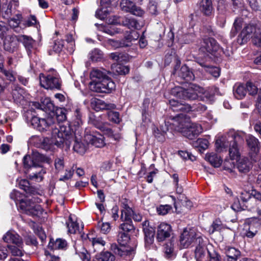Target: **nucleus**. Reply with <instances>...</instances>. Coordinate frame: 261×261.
Returning <instances> with one entry per match:
<instances>
[{
	"mask_svg": "<svg viewBox=\"0 0 261 261\" xmlns=\"http://www.w3.org/2000/svg\"><path fill=\"white\" fill-rule=\"evenodd\" d=\"M58 127H52V137L43 138L41 140V147L46 150L51 149L54 145L61 147L65 143L66 146H69L71 144V139H73V136L71 132L70 126L67 123L62 125H57Z\"/></svg>",
	"mask_w": 261,
	"mask_h": 261,
	"instance_id": "obj_1",
	"label": "nucleus"
},
{
	"mask_svg": "<svg viewBox=\"0 0 261 261\" xmlns=\"http://www.w3.org/2000/svg\"><path fill=\"white\" fill-rule=\"evenodd\" d=\"M243 142V138L239 135H232L231 136H223L216 141L215 146L217 151L221 152L229 147V152L230 158L234 159L239 156L237 142Z\"/></svg>",
	"mask_w": 261,
	"mask_h": 261,
	"instance_id": "obj_2",
	"label": "nucleus"
},
{
	"mask_svg": "<svg viewBox=\"0 0 261 261\" xmlns=\"http://www.w3.org/2000/svg\"><path fill=\"white\" fill-rule=\"evenodd\" d=\"M43 159V156L38 152H34L32 158L28 155H25L23 157V162L25 168H30L31 170L35 168L38 169L35 172H32L29 174L31 179L37 182L41 181L43 179V175L45 174L46 171L39 163V162H42Z\"/></svg>",
	"mask_w": 261,
	"mask_h": 261,
	"instance_id": "obj_3",
	"label": "nucleus"
},
{
	"mask_svg": "<svg viewBox=\"0 0 261 261\" xmlns=\"http://www.w3.org/2000/svg\"><path fill=\"white\" fill-rule=\"evenodd\" d=\"M183 117L182 114L178 115V130L181 132L184 136L189 139H193L202 132V126L198 123H191L189 119L184 121L181 119Z\"/></svg>",
	"mask_w": 261,
	"mask_h": 261,
	"instance_id": "obj_4",
	"label": "nucleus"
},
{
	"mask_svg": "<svg viewBox=\"0 0 261 261\" xmlns=\"http://www.w3.org/2000/svg\"><path fill=\"white\" fill-rule=\"evenodd\" d=\"M203 91L200 87L191 85L188 89H184L180 87H175L171 90L172 95L176 98L185 100H195L199 96V94Z\"/></svg>",
	"mask_w": 261,
	"mask_h": 261,
	"instance_id": "obj_5",
	"label": "nucleus"
},
{
	"mask_svg": "<svg viewBox=\"0 0 261 261\" xmlns=\"http://www.w3.org/2000/svg\"><path fill=\"white\" fill-rule=\"evenodd\" d=\"M39 82L40 86L47 90H60L62 82L58 73L53 70L51 73H40Z\"/></svg>",
	"mask_w": 261,
	"mask_h": 261,
	"instance_id": "obj_6",
	"label": "nucleus"
},
{
	"mask_svg": "<svg viewBox=\"0 0 261 261\" xmlns=\"http://www.w3.org/2000/svg\"><path fill=\"white\" fill-rule=\"evenodd\" d=\"M19 206L25 214L33 217H40L43 212L41 206L35 202L34 198L21 200Z\"/></svg>",
	"mask_w": 261,
	"mask_h": 261,
	"instance_id": "obj_7",
	"label": "nucleus"
},
{
	"mask_svg": "<svg viewBox=\"0 0 261 261\" xmlns=\"http://www.w3.org/2000/svg\"><path fill=\"white\" fill-rule=\"evenodd\" d=\"M200 50L209 56L210 59L217 57L223 51L216 40L213 38H204L201 43Z\"/></svg>",
	"mask_w": 261,
	"mask_h": 261,
	"instance_id": "obj_8",
	"label": "nucleus"
},
{
	"mask_svg": "<svg viewBox=\"0 0 261 261\" xmlns=\"http://www.w3.org/2000/svg\"><path fill=\"white\" fill-rule=\"evenodd\" d=\"M91 90L98 93H110L115 90V83L110 78L107 77L100 82L94 84H89Z\"/></svg>",
	"mask_w": 261,
	"mask_h": 261,
	"instance_id": "obj_9",
	"label": "nucleus"
},
{
	"mask_svg": "<svg viewBox=\"0 0 261 261\" xmlns=\"http://www.w3.org/2000/svg\"><path fill=\"white\" fill-rule=\"evenodd\" d=\"M133 213V210L127 204L123 203L121 210V219L124 222L120 226V228L122 230L121 231L127 233L134 229L132 221V214Z\"/></svg>",
	"mask_w": 261,
	"mask_h": 261,
	"instance_id": "obj_10",
	"label": "nucleus"
},
{
	"mask_svg": "<svg viewBox=\"0 0 261 261\" xmlns=\"http://www.w3.org/2000/svg\"><path fill=\"white\" fill-rule=\"evenodd\" d=\"M197 237H201L200 234L197 233L194 228L185 229L180 236V245L184 248H188L192 243L196 245L198 244L196 242Z\"/></svg>",
	"mask_w": 261,
	"mask_h": 261,
	"instance_id": "obj_11",
	"label": "nucleus"
},
{
	"mask_svg": "<svg viewBox=\"0 0 261 261\" xmlns=\"http://www.w3.org/2000/svg\"><path fill=\"white\" fill-rule=\"evenodd\" d=\"M196 242L198 243L195 250V257L197 261H207L208 254L207 250H211L206 246V243L201 237H197Z\"/></svg>",
	"mask_w": 261,
	"mask_h": 261,
	"instance_id": "obj_12",
	"label": "nucleus"
},
{
	"mask_svg": "<svg viewBox=\"0 0 261 261\" xmlns=\"http://www.w3.org/2000/svg\"><path fill=\"white\" fill-rule=\"evenodd\" d=\"M18 6L17 0H10L3 4L0 9V15L4 18L9 19L17 12L16 8Z\"/></svg>",
	"mask_w": 261,
	"mask_h": 261,
	"instance_id": "obj_13",
	"label": "nucleus"
},
{
	"mask_svg": "<svg viewBox=\"0 0 261 261\" xmlns=\"http://www.w3.org/2000/svg\"><path fill=\"white\" fill-rule=\"evenodd\" d=\"M142 225L144 233L145 246L146 248L149 249L154 242L155 231L153 228L149 226L148 221H145Z\"/></svg>",
	"mask_w": 261,
	"mask_h": 261,
	"instance_id": "obj_14",
	"label": "nucleus"
},
{
	"mask_svg": "<svg viewBox=\"0 0 261 261\" xmlns=\"http://www.w3.org/2000/svg\"><path fill=\"white\" fill-rule=\"evenodd\" d=\"M111 250L116 254L120 256L130 255L134 253V249L126 245H120L118 246L116 244H113L111 246Z\"/></svg>",
	"mask_w": 261,
	"mask_h": 261,
	"instance_id": "obj_15",
	"label": "nucleus"
},
{
	"mask_svg": "<svg viewBox=\"0 0 261 261\" xmlns=\"http://www.w3.org/2000/svg\"><path fill=\"white\" fill-rule=\"evenodd\" d=\"M171 228L169 224L162 223L158 226L157 231V239L159 241H164L166 238L170 236Z\"/></svg>",
	"mask_w": 261,
	"mask_h": 261,
	"instance_id": "obj_16",
	"label": "nucleus"
},
{
	"mask_svg": "<svg viewBox=\"0 0 261 261\" xmlns=\"http://www.w3.org/2000/svg\"><path fill=\"white\" fill-rule=\"evenodd\" d=\"M17 37L14 35L6 36L4 39L3 46L5 50L10 53L14 52L17 46Z\"/></svg>",
	"mask_w": 261,
	"mask_h": 261,
	"instance_id": "obj_17",
	"label": "nucleus"
},
{
	"mask_svg": "<svg viewBox=\"0 0 261 261\" xmlns=\"http://www.w3.org/2000/svg\"><path fill=\"white\" fill-rule=\"evenodd\" d=\"M107 73V71L104 69H93L90 74L91 81L89 84H94L108 77Z\"/></svg>",
	"mask_w": 261,
	"mask_h": 261,
	"instance_id": "obj_18",
	"label": "nucleus"
},
{
	"mask_svg": "<svg viewBox=\"0 0 261 261\" xmlns=\"http://www.w3.org/2000/svg\"><path fill=\"white\" fill-rule=\"evenodd\" d=\"M170 108L175 112H189L191 111V106L188 104H184L179 102L176 99L172 98L169 100Z\"/></svg>",
	"mask_w": 261,
	"mask_h": 261,
	"instance_id": "obj_19",
	"label": "nucleus"
},
{
	"mask_svg": "<svg viewBox=\"0 0 261 261\" xmlns=\"http://www.w3.org/2000/svg\"><path fill=\"white\" fill-rule=\"evenodd\" d=\"M259 27V25L254 26L253 25L248 24L245 27L242 31L240 37L241 38L243 42H246L250 38L254 36V33Z\"/></svg>",
	"mask_w": 261,
	"mask_h": 261,
	"instance_id": "obj_20",
	"label": "nucleus"
},
{
	"mask_svg": "<svg viewBox=\"0 0 261 261\" xmlns=\"http://www.w3.org/2000/svg\"><path fill=\"white\" fill-rule=\"evenodd\" d=\"M4 241L13 245L20 244L22 242L21 238L14 231H8L3 237Z\"/></svg>",
	"mask_w": 261,
	"mask_h": 261,
	"instance_id": "obj_21",
	"label": "nucleus"
},
{
	"mask_svg": "<svg viewBox=\"0 0 261 261\" xmlns=\"http://www.w3.org/2000/svg\"><path fill=\"white\" fill-rule=\"evenodd\" d=\"M18 42H21L27 49L29 54L31 52L35 44V40L32 37L27 35H19L17 36Z\"/></svg>",
	"mask_w": 261,
	"mask_h": 261,
	"instance_id": "obj_22",
	"label": "nucleus"
},
{
	"mask_svg": "<svg viewBox=\"0 0 261 261\" xmlns=\"http://www.w3.org/2000/svg\"><path fill=\"white\" fill-rule=\"evenodd\" d=\"M246 141L248 147L252 153L256 154L259 152V141L254 136L249 135L246 137Z\"/></svg>",
	"mask_w": 261,
	"mask_h": 261,
	"instance_id": "obj_23",
	"label": "nucleus"
},
{
	"mask_svg": "<svg viewBox=\"0 0 261 261\" xmlns=\"http://www.w3.org/2000/svg\"><path fill=\"white\" fill-rule=\"evenodd\" d=\"M175 72L179 77L185 80L186 81H190L194 79V75L192 72L186 65L181 66L179 70Z\"/></svg>",
	"mask_w": 261,
	"mask_h": 261,
	"instance_id": "obj_24",
	"label": "nucleus"
},
{
	"mask_svg": "<svg viewBox=\"0 0 261 261\" xmlns=\"http://www.w3.org/2000/svg\"><path fill=\"white\" fill-rule=\"evenodd\" d=\"M197 63L204 68L205 71L212 74L215 77H218L220 75V69L217 67L211 65L207 62L199 61Z\"/></svg>",
	"mask_w": 261,
	"mask_h": 261,
	"instance_id": "obj_25",
	"label": "nucleus"
},
{
	"mask_svg": "<svg viewBox=\"0 0 261 261\" xmlns=\"http://www.w3.org/2000/svg\"><path fill=\"white\" fill-rule=\"evenodd\" d=\"M91 103L94 107V109L97 111L101 110L112 109L115 107L114 104L107 103L104 101L98 99L93 100Z\"/></svg>",
	"mask_w": 261,
	"mask_h": 261,
	"instance_id": "obj_26",
	"label": "nucleus"
},
{
	"mask_svg": "<svg viewBox=\"0 0 261 261\" xmlns=\"http://www.w3.org/2000/svg\"><path fill=\"white\" fill-rule=\"evenodd\" d=\"M200 8L202 13L206 16H211L213 13L212 0H202Z\"/></svg>",
	"mask_w": 261,
	"mask_h": 261,
	"instance_id": "obj_27",
	"label": "nucleus"
},
{
	"mask_svg": "<svg viewBox=\"0 0 261 261\" xmlns=\"http://www.w3.org/2000/svg\"><path fill=\"white\" fill-rule=\"evenodd\" d=\"M205 159L215 168L220 167L222 163L221 158L213 152L206 154Z\"/></svg>",
	"mask_w": 261,
	"mask_h": 261,
	"instance_id": "obj_28",
	"label": "nucleus"
},
{
	"mask_svg": "<svg viewBox=\"0 0 261 261\" xmlns=\"http://www.w3.org/2000/svg\"><path fill=\"white\" fill-rule=\"evenodd\" d=\"M233 95L238 99H243L247 93L246 87L243 84H236L233 87Z\"/></svg>",
	"mask_w": 261,
	"mask_h": 261,
	"instance_id": "obj_29",
	"label": "nucleus"
},
{
	"mask_svg": "<svg viewBox=\"0 0 261 261\" xmlns=\"http://www.w3.org/2000/svg\"><path fill=\"white\" fill-rule=\"evenodd\" d=\"M95 25L98 26L99 31L110 35H114L120 32V30L117 28L114 24L103 25L96 23Z\"/></svg>",
	"mask_w": 261,
	"mask_h": 261,
	"instance_id": "obj_30",
	"label": "nucleus"
},
{
	"mask_svg": "<svg viewBox=\"0 0 261 261\" xmlns=\"http://www.w3.org/2000/svg\"><path fill=\"white\" fill-rule=\"evenodd\" d=\"M66 225L68 233L75 234L80 231L79 224L76 220L74 219L71 215L69 216L68 220L66 222Z\"/></svg>",
	"mask_w": 261,
	"mask_h": 261,
	"instance_id": "obj_31",
	"label": "nucleus"
},
{
	"mask_svg": "<svg viewBox=\"0 0 261 261\" xmlns=\"http://www.w3.org/2000/svg\"><path fill=\"white\" fill-rule=\"evenodd\" d=\"M71 132L73 136V139L70 140L71 143L72 141H74V145L73 147V150L79 153H84L86 150V146L74 136L72 131L71 130Z\"/></svg>",
	"mask_w": 261,
	"mask_h": 261,
	"instance_id": "obj_32",
	"label": "nucleus"
},
{
	"mask_svg": "<svg viewBox=\"0 0 261 261\" xmlns=\"http://www.w3.org/2000/svg\"><path fill=\"white\" fill-rule=\"evenodd\" d=\"M23 242L20 244L8 245L7 246L12 255L22 256L23 255L24 251L23 249Z\"/></svg>",
	"mask_w": 261,
	"mask_h": 261,
	"instance_id": "obj_33",
	"label": "nucleus"
},
{
	"mask_svg": "<svg viewBox=\"0 0 261 261\" xmlns=\"http://www.w3.org/2000/svg\"><path fill=\"white\" fill-rule=\"evenodd\" d=\"M88 139L91 144L96 147L100 148L105 145L104 138L100 135H98V136L89 135Z\"/></svg>",
	"mask_w": 261,
	"mask_h": 261,
	"instance_id": "obj_34",
	"label": "nucleus"
},
{
	"mask_svg": "<svg viewBox=\"0 0 261 261\" xmlns=\"http://www.w3.org/2000/svg\"><path fill=\"white\" fill-rule=\"evenodd\" d=\"M22 18L21 14L17 11L14 14L12 15V16L10 17V18L8 20V23L9 25L13 28L16 29L18 27L21 19Z\"/></svg>",
	"mask_w": 261,
	"mask_h": 261,
	"instance_id": "obj_35",
	"label": "nucleus"
},
{
	"mask_svg": "<svg viewBox=\"0 0 261 261\" xmlns=\"http://www.w3.org/2000/svg\"><path fill=\"white\" fill-rule=\"evenodd\" d=\"M251 167V164L246 158L240 159L237 163V168L241 172H248Z\"/></svg>",
	"mask_w": 261,
	"mask_h": 261,
	"instance_id": "obj_36",
	"label": "nucleus"
},
{
	"mask_svg": "<svg viewBox=\"0 0 261 261\" xmlns=\"http://www.w3.org/2000/svg\"><path fill=\"white\" fill-rule=\"evenodd\" d=\"M112 69L114 73L125 75L129 72V69L127 66L120 64H113Z\"/></svg>",
	"mask_w": 261,
	"mask_h": 261,
	"instance_id": "obj_37",
	"label": "nucleus"
},
{
	"mask_svg": "<svg viewBox=\"0 0 261 261\" xmlns=\"http://www.w3.org/2000/svg\"><path fill=\"white\" fill-rule=\"evenodd\" d=\"M67 245L66 240L62 239H57L55 242H50L48 246L53 249H64Z\"/></svg>",
	"mask_w": 261,
	"mask_h": 261,
	"instance_id": "obj_38",
	"label": "nucleus"
},
{
	"mask_svg": "<svg viewBox=\"0 0 261 261\" xmlns=\"http://www.w3.org/2000/svg\"><path fill=\"white\" fill-rule=\"evenodd\" d=\"M89 58L94 62L100 61L103 58V53L99 49L94 48L89 53Z\"/></svg>",
	"mask_w": 261,
	"mask_h": 261,
	"instance_id": "obj_39",
	"label": "nucleus"
},
{
	"mask_svg": "<svg viewBox=\"0 0 261 261\" xmlns=\"http://www.w3.org/2000/svg\"><path fill=\"white\" fill-rule=\"evenodd\" d=\"M123 25L127 27L128 28H134L136 29H140L142 25L140 24L136 19L132 18H126L124 20L122 21Z\"/></svg>",
	"mask_w": 261,
	"mask_h": 261,
	"instance_id": "obj_40",
	"label": "nucleus"
},
{
	"mask_svg": "<svg viewBox=\"0 0 261 261\" xmlns=\"http://www.w3.org/2000/svg\"><path fill=\"white\" fill-rule=\"evenodd\" d=\"M224 228V225L219 219L215 220L209 228L208 232L210 234L213 233L215 231H219Z\"/></svg>",
	"mask_w": 261,
	"mask_h": 261,
	"instance_id": "obj_41",
	"label": "nucleus"
},
{
	"mask_svg": "<svg viewBox=\"0 0 261 261\" xmlns=\"http://www.w3.org/2000/svg\"><path fill=\"white\" fill-rule=\"evenodd\" d=\"M165 257L169 259H172L175 257L174 252L173 245L171 242L167 243L164 247Z\"/></svg>",
	"mask_w": 261,
	"mask_h": 261,
	"instance_id": "obj_42",
	"label": "nucleus"
},
{
	"mask_svg": "<svg viewBox=\"0 0 261 261\" xmlns=\"http://www.w3.org/2000/svg\"><path fill=\"white\" fill-rule=\"evenodd\" d=\"M208 141L206 139L199 138L193 143V146L195 148H198L201 151V149L205 150L208 146Z\"/></svg>",
	"mask_w": 261,
	"mask_h": 261,
	"instance_id": "obj_43",
	"label": "nucleus"
},
{
	"mask_svg": "<svg viewBox=\"0 0 261 261\" xmlns=\"http://www.w3.org/2000/svg\"><path fill=\"white\" fill-rule=\"evenodd\" d=\"M50 122H51L50 119H40V122L39 123V126L37 128V129L39 130V131H43L44 130H46V129L47 128H49L50 126L51 127V128H52V127L54 128H55L56 126L57 127V126L56 125L55 126H54V125L51 126L50 125Z\"/></svg>",
	"mask_w": 261,
	"mask_h": 261,
	"instance_id": "obj_44",
	"label": "nucleus"
},
{
	"mask_svg": "<svg viewBox=\"0 0 261 261\" xmlns=\"http://www.w3.org/2000/svg\"><path fill=\"white\" fill-rule=\"evenodd\" d=\"M140 36L139 34L137 31L132 30L129 32H126L124 38L125 40L127 42L126 43L129 44L133 41L137 40Z\"/></svg>",
	"mask_w": 261,
	"mask_h": 261,
	"instance_id": "obj_45",
	"label": "nucleus"
},
{
	"mask_svg": "<svg viewBox=\"0 0 261 261\" xmlns=\"http://www.w3.org/2000/svg\"><path fill=\"white\" fill-rule=\"evenodd\" d=\"M97 258L101 261H114L115 259V256L109 251L101 252Z\"/></svg>",
	"mask_w": 261,
	"mask_h": 261,
	"instance_id": "obj_46",
	"label": "nucleus"
},
{
	"mask_svg": "<svg viewBox=\"0 0 261 261\" xmlns=\"http://www.w3.org/2000/svg\"><path fill=\"white\" fill-rule=\"evenodd\" d=\"M245 230L244 235L249 238H252L257 232V229L254 227L253 224L246 225L245 226Z\"/></svg>",
	"mask_w": 261,
	"mask_h": 261,
	"instance_id": "obj_47",
	"label": "nucleus"
},
{
	"mask_svg": "<svg viewBox=\"0 0 261 261\" xmlns=\"http://www.w3.org/2000/svg\"><path fill=\"white\" fill-rule=\"evenodd\" d=\"M135 4L129 0H122L120 3V7L123 11L130 12L132 11Z\"/></svg>",
	"mask_w": 261,
	"mask_h": 261,
	"instance_id": "obj_48",
	"label": "nucleus"
},
{
	"mask_svg": "<svg viewBox=\"0 0 261 261\" xmlns=\"http://www.w3.org/2000/svg\"><path fill=\"white\" fill-rule=\"evenodd\" d=\"M252 41L254 45L261 47V25L255 32L254 36H252Z\"/></svg>",
	"mask_w": 261,
	"mask_h": 261,
	"instance_id": "obj_49",
	"label": "nucleus"
},
{
	"mask_svg": "<svg viewBox=\"0 0 261 261\" xmlns=\"http://www.w3.org/2000/svg\"><path fill=\"white\" fill-rule=\"evenodd\" d=\"M129 239V236L127 233L120 231L118 235L117 241L120 245H126Z\"/></svg>",
	"mask_w": 261,
	"mask_h": 261,
	"instance_id": "obj_50",
	"label": "nucleus"
},
{
	"mask_svg": "<svg viewBox=\"0 0 261 261\" xmlns=\"http://www.w3.org/2000/svg\"><path fill=\"white\" fill-rule=\"evenodd\" d=\"M240 251L233 247H229L226 250V255L227 257L238 258L240 255Z\"/></svg>",
	"mask_w": 261,
	"mask_h": 261,
	"instance_id": "obj_51",
	"label": "nucleus"
},
{
	"mask_svg": "<svg viewBox=\"0 0 261 261\" xmlns=\"http://www.w3.org/2000/svg\"><path fill=\"white\" fill-rule=\"evenodd\" d=\"M250 95H254L257 93L258 88L255 84L251 82H248L245 86Z\"/></svg>",
	"mask_w": 261,
	"mask_h": 261,
	"instance_id": "obj_52",
	"label": "nucleus"
},
{
	"mask_svg": "<svg viewBox=\"0 0 261 261\" xmlns=\"http://www.w3.org/2000/svg\"><path fill=\"white\" fill-rule=\"evenodd\" d=\"M108 119L110 121L115 123H118L120 121L119 114L117 112L110 111L108 113Z\"/></svg>",
	"mask_w": 261,
	"mask_h": 261,
	"instance_id": "obj_53",
	"label": "nucleus"
},
{
	"mask_svg": "<svg viewBox=\"0 0 261 261\" xmlns=\"http://www.w3.org/2000/svg\"><path fill=\"white\" fill-rule=\"evenodd\" d=\"M9 29L7 26L5 22L0 21V38L4 40L6 36L9 35L8 34Z\"/></svg>",
	"mask_w": 261,
	"mask_h": 261,
	"instance_id": "obj_54",
	"label": "nucleus"
},
{
	"mask_svg": "<svg viewBox=\"0 0 261 261\" xmlns=\"http://www.w3.org/2000/svg\"><path fill=\"white\" fill-rule=\"evenodd\" d=\"M208 254L207 261H221L220 256L218 253L211 247V250H207Z\"/></svg>",
	"mask_w": 261,
	"mask_h": 261,
	"instance_id": "obj_55",
	"label": "nucleus"
},
{
	"mask_svg": "<svg viewBox=\"0 0 261 261\" xmlns=\"http://www.w3.org/2000/svg\"><path fill=\"white\" fill-rule=\"evenodd\" d=\"M149 174L147 176V181L148 183H151L153 181L154 176L158 173V170L154 168V165L151 164L149 167Z\"/></svg>",
	"mask_w": 261,
	"mask_h": 261,
	"instance_id": "obj_56",
	"label": "nucleus"
},
{
	"mask_svg": "<svg viewBox=\"0 0 261 261\" xmlns=\"http://www.w3.org/2000/svg\"><path fill=\"white\" fill-rule=\"evenodd\" d=\"M82 123L81 114L79 109H76L74 111V118L73 120V125L75 126H80L82 125Z\"/></svg>",
	"mask_w": 261,
	"mask_h": 261,
	"instance_id": "obj_57",
	"label": "nucleus"
},
{
	"mask_svg": "<svg viewBox=\"0 0 261 261\" xmlns=\"http://www.w3.org/2000/svg\"><path fill=\"white\" fill-rule=\"evenodd\" d=\"M242 27V21L240 19H236L233 23V27L231 30V34L234 36L240 30Z\"/></svg>",
	"mask_w": 261,
	"mask_h": 261,
	"instance_id": "obj_58",
	"label": "nucleus"
},
{
	"mask_svg": "<svg viewBox=\"0 0 261 261\" xmlns=\"http://www.w3.org/2000/svg\"><path fill=\"white\" fill-rule=\"evenodd\" d=\"M19 187L27 193L30 192V184L29 181L27 179H20L18 182Z\"/></svg>",
	"mask_w": 261,
	"mask_h": 261,
	"instance_id": "obj_59",
	"label": "nucleus"
},
{
	"mask_svg": "<svg viewBox=\"0 0 261 261\" xmlns=\"http://www.w3.org/2000/svg\"><path fill=\"white\" fill-rule=\"evenodd\" d=\"M0 72L3 73L7 80L10 82H13L15 80V77L12 71L7 70L4 68V66L2 67H0Z\"/></svg>",
	"mask_w": 261,
	"mask_h": 261,
	"instance_id": "obj_60",
	"label": "nucleus"
},
{
	"mask_svg": "<svg viewBox=\"0 0 261 261\" xmlns=\"http://www.w3.org/2000/svg\"><path fill=\"white\" fill-rule=\"evenodd\" d=\"M108 41L109 43L114 48H119L121 47L130 46L129 44L125 43V42L124 41H123L122 42H120L117 40L110 39Z\"/></svg>",
	"mask_w": 261,
	"mask_h": 261,
	"instance_id": "obj_61",
	"label": "nucleus"
},
{
	"mask_svg": "<svg viewBox=\"0 0 261 261\" xmlns=\"http://www.w3.org/2000/svg\"><path fill=\"white\" fill-rule=\"evenodd\" d=\"M148 10L151 14L156 15L158 13L157 3L153 1H150Z\"/></svg>",
	"mask_w": 261,
	"mask_h": 261,
	"instance_id": "obj_62",
	"label": "nucleus"
},
{
	"mask_svg": "<svg viewBox=\"0 0 261 261\" xmlns=\"http://www.w3.org/2000/svg\"><path fill=\"white\" fill-rule=\"evenodd\" d=\"M57 119L59 121H63L66 119L65 110L60 109L56 111Z\"/></svg>",
	"mask_w": 261,
	"mask_h": 261,
	"instance_id": "obj_63",
	"label": "nucleus"
},
{
	"mask_svg": "<svg viewBox=\"0 0 261 261\" xmlns=\"http://www.w3.org/2000/svg\"><path fill=\"white\" fill-rule=\"evenodd\" d=\"M64 41L62 39L55 40L54 41V45L53 46V49L55 51L59 52L61 50L64 46Z\"/></svg>",
	"mask_w": 261,
	"mask_h": 261,
	"instance_id": "obj_64",
	"label": "nucleus"
}]
</instances>
